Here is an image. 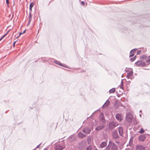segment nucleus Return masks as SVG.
Returning a JSON list of instances; mask_svg holds the SVG:
<instances>
[{
  "instance_id": "nucleus-26",
  "label": "nucleus",
  "mask_w": 150,
  "mask_h": 150,
  "mask_svg": "<svg viewBox=\"0 0 150 150\" xmlns=\"http://www.w3.org/2000/svg\"><path fill=\"white\" fill-rule=\"evenodd\" d=\"M144 130L142 128L141 129L139 132L141 134H142L144 132Z\"/></svg>"
},
{
  "instance_id": "nucleus-46",
  "label": "nucleus",
  "mask_w": 150,
  "mask_h": 150,
  "mask_svg": "<svg viewBox=\"0 0 150 150\" xmlns=\"http://www.w3.org/2000/svg\"><path fill=\"white\" fill-rule=\"evenodd\" d=\"M116 143H119V142H116Z\"/></svg>"
},
{
  "instance_id": "nucleus-31",
  "label": "nucleus",
  "mask_w": 150,
  "mask_h": 150,
  "mask_svg": "<svg viewBox=\"0 0 150 150\" xmlns=\"http://www.w3.org/2000/svg\"><path fill=\"white\" fill-rule=\"evenodd\" d=\"M120 87L122 89H123V82L122 80V81H121V84L120 86Z\"/></svg>"
},
{
  "instance_id": "nucleus-16",
  "label": "nucleus",
  "mask_w": 150,
  "mask_h": 150,
  "mask_svg": "<svg viewBox=\"0 0 150 150\" xmlns=\"http://www.w3.org/2000/svg\"><path fill=\"white\" fill-rule=\"evenodd\" d=\"M107 145V143L105 142H102L100 144V146L101 148L105 147Z\"/></svg>"
},
{
  "instance_id": "nucleus-49",
  "label": "nucleus",
  "mask_w": 150,
  "mask_h": 150,
  "mask_svg": "<svg viewBox=\"0 0 150 150\" xmlns=\"http://www.w3.org/2000/svg\"><path fill=\"white\" fill-rule=\"evenodd\" d=\"M36 149V148H35L34 149H33V150H35Z\"/></svg>"
},
{
  "instance_id": "nucleus-18",
  "label": "nucleus",
  "mask_w": 150,
  "mask_h": 150,
  "mask_svg": "<svg viewBox=\"0 0 150 150\" xmlns=\"http://www.w3.org/2000/svg\"><path fill=\"white\" fill-rule=\"evenodd\" d=\"M141 62L142 61H138L135 63V64L137 66L140 67L141 66Z\"/></svg>"
},
{
  "instance_id": "nucleus-43",
  "label": "nucleus",
  "mask_w": 150,
  "mask_h": 150,
  "mask_svg": "<svg viewBox=\"0 0 150 150\" xmlns=\"http://www.w3.org/2000/svg\"><path fill=\"white\" fill-rule=\"evenodd\" d=\"M22 33L21 32L19 34V35H20L21 34H22L23 33Z\"/></svg>"
},
{
  "instance_id": "nucleus-7",
  "label": "nucleus",
  "mask_w": 150,
  "mask_h": 150,
  "mask_svg": "<svg viewBox=\"0 0 150 150\" xmlns=\"http://www.w3.org/2000/svg\"><path fill=\"white\" fill-rule=\"evenodd\" d=\"M82 131L83 133L85 134H89L91 131V130L89 128L86 127L83 129Z\"/></svg>"
},
{
  "instance_id": "nucleus-47",
  "label": "nucleus",
  "mask_w": 150,
  "mask_h": 150,
  "mask_svg": "<svg viewBox=\"0 0 150 150\" xmlns=\"http://www.w3.org/2000/svg\"><path fill=\"white\" fill-rule=\"evenodd\" d=\"M142 112V111L141 110H140V111H139V112L140 113L141 112Z\"/></svg>"
},
{
  "instance_id": "nucleus-2",
  "label": "nucleus",
  "mask_w": 150,
  "mask_h": 150,
  "mask_svg": "<svg viewBox=\"0 0 150 150\" xmlns=\"http://www.w3.org/2000/svg\"><path fill=\"white\" fill-rule=\"evenodd\" d=\"M118 125L117 122H112L109 123L108 125V129L111 130H113Z\"/></svg>"
},
{
  "instance_id": "nucleus-38",
  "label": "nucleus",
  "mask_w": 150,
  "mask_h": 150,
  "mask_svg": "<svg viewBox=\"0 0 150 150\" xmlns=\"http://www.w3.org/2000/svg\"><path fill=\"white\" fill-rule=\"evenodd\" d=\"M40 147V144H39V145H38L36 147V148H39Z\"/></svg>"
},
{
  "instance_id": "nucleus-36",
  "label": "nucleus",
  "mask_w": 150,
  "mask_h": 150,
  "mask_svg": "<svg viewBox=\"0 0 150 150\" xmlns=\"http://www.w3.org/2000/svg\"><path fill=\"white\" fill-rule=\"evenodd\" d=\"M115 107L117 109H118L119 108V107L120 106H119V105H116V104L115 103Z\"/></svg>"
},
{
  "instance_id": "nucleus-24",
  "label": "nucleus",
  "mask_w": 150,
  "mask_h": 150,
  "mask_svg": "<svg viewBox=\"0 0 150 150\" xmlns=\"http://www.w3.org/2000/svg\"><path fill=\"white\" fill-rule=\"evenodd\" d=\"M146 65V64L145 62L142 61L141 63V66L140 67H144Z\"/></svg>"
},
{
  "instance_id": "nucleus-25",
  "label": "nucleus",
  "mask_w": 150,
  "mask_h": 150,
  "mask_svg": "<svg viewBox=\"0 0 150 150\" xmlns=\"http://www.w3.org/2000/svg\"><path fill=\"white\" fill-rule=\"evenodd\" d=\"M136 58V56H135L134 57H133L132 58H130V61L131 62H133V61H134L135 60V59Z\"/></svg>"
},
{
  "instance_id": "nucleus-12",
  "label": "nucleus",
  "mask_w": 150,
  "mask_h": 150,
  "mask_svg": "<svg viewBox=\"0 0 150 150\" xmlns=\"http://www.w3.org/2000/svg\"><path fill=\"white\" fill-rule=\"evenodd\" d=\"M105 126L104 125L98 126L96 127V129L97 131H99L103 129L104 128Z\"/></svg>"
},
{
  "instance_id": "nucleus-28",
  "label": "nucleus",
  "mask_w": 150,
  "mask_h": 150,
  "mask_svg": "<svg viewBox=\"0 0 150 150\" xmlns=\"http://www.w3.org/2000/svg\"><path fill=\"white\" fill-rule=\"evenodd\" d=\"M60 66L63 67H64L68 68V67H67V66L65 64H62L61 63V65H60Z\"/></svg>"
},
{
  "instance_id": "nucleus-22",
  "label": "nucleus",
  "mask_w": 150,
  "mask_h": 150,
  "mask_svg": "<svg viewBox=\"0 0 150 150\" xmlns=\"http://www.w3.org/2000/svg\"><path fill=\"white\" fill-rule=\"evenodd\" d=\"M141 59H146L147 58V56L146 55H142V56L140 57Z\"/></svg>"
},
{
  "instance_id": "nucleus-8",
  "label": "nucleus",
  "mask_w": 150,
  "mask_h": 150,
  "mask_svg": "<svg viewBox=\"0 0 150 150\" xmlns=\"http://www.w3.org/2000/svg\"><path fill=\"white\" fill-rule=\"evenodd\" d=\"M54 148L55 150H62L63 149V147L62 146L57 144L55 145Z\"/></svg>"
},
{
  "instance_id": "nucleus-23",
  "label": "nucleus",
  "mask_w": 150,
  "mask_h": 150,
  "mask_svg": "<svg viewBox=\"0 0 150 150\" xmlns=\"http://www.w3.org/2000/svg\"><path fill=\"white\" fill-rule=\"evenodd\" d=\"M92 149V146L91 145H89L87 147L86 150H91Z\"/></svg>"
},
{
  "instance_id": "nucleus-41",
  "label": "nucleus",
  "mask_w": 150,
  "mask_h": 150,
  "mask_svg": "<svg viewBox=\"0 0 150 150\" xmlns=\"http://www.w3.org/2000/svg\"><path fill=\"white\" fill-rule=\"evenodd\" d=\"M16 41H15V42H14V43H13V46H15V44L16 43Z\"/></svg>"
},
{
  "instance_id": "nucleus-11",
  "label": "nucleus",
  "mask_w": 150,
  "mask_h": 150,
  "mask_svg": "<svg viewBox=\"0 0 150 150\" xmlns=\"http://www.w3.org/2000/svg\"><path fill=\"white\" fill-rule=\"evenodd\" d=\"M115 117L118 120L120 121L122 120V115L120 114H117L115 116Z\"/></svg>"
},
{
  "instance_id": "nucleus-13",
  "label": "nucleus",
  "mask_w": 150,
  "mask_h": 150,
  "mask_svg": "<svg viewBox=\"0 0 150 150\" xmlns=\"http://www.w3.org/2000/svg\"><path fill=\"white\" fill-rule=\"evenodd\" d=\"M119 132V134L122 136L123 134V128L122 127H119L118 129Z\"/></svg>"
},
{
  "instance_id": "nucleus-45",
  "label": "nucleus",
  "mask_w": 150,
  "mask_h": 150,
  "mask_svg": "<svg viewBox=\"0 0 150 150\" xmlns=\"http://www.w3.org/2000/svg\"><path fill=\"white\" fill-rule=\"evenodd\" d=\"M139 116H140V117H141V116H142V115H141V114H139Z\"/></svg>"
},
{
  "instance_id": "nucleus-32",
  "label": "nucleus",
  "mask_w": 150,
  "mask_h": 150,
  "mask_svg": "<svg viewBox=\"0 0 150 150\" xmlns=\"http://www.w3.org/2000/svg\"><path fill=\"white\" fill-rule=\"evenodd\" d=\"M125 70L126 72H129L130 71L129 70V68L127 69V67L126 68V69H125Z\"/></svg>"
},
{
  "instance_id": "nucleus-40",
  "label": "nucleus",
  "mask_w": 150,
  "mask_h": 150,
  "mask_svg": "<svg viewBox=\"0 0 150 150\" xmlns=\"http://www.w3.org/2000/svg\"><path fill=\"white\" fill-rule=\"evenodd\" d=\"M119 106H123L122 105L121 103H119Z\"/></svg>"
},
{
  "instance_id": "nucleus-48",
  "label": "nucleus",
  "mask_w": 150,
  "mask_h": 150,
  "mask_svg": "<svg viewBox=\"0 0 150 150\" xmlns=\"http://www.w3.org/2000/svg\"><path fill=\"white\" fill-rule=\"evenodd\" d=\"M128 82H129V83H130V81H127Z\"/></svg>"
},
{
  "instance_id": "nucleus-34",
  "label": "nucleus",
  "mask_w": 150,
  "mask_h": 150,
  "mask_svg": "<svg viewBox=\"0 0 150 150\" xmlns=\"http://www.w3.org/2000/svg\"><path fill=\"white\" fill-rule=\"evenodd\" d=\"M6 2L8 6L9 4V0H6Z\"/></svg>"
},
{
  "instance_id": "nucleus-14",
  "label": "nucleus",
  "mask_w": 150,
  "mask_h": 150,
  "mask_svg": "<svg viewBox=\"0 0 150 150\" xmlns=\"http://www.w3.org/2000/svg\"><path fill=\"white\" fill-rule=\"evenodd\" d=\"M135 50L136 49H133L130 52V57H132L134 55V53L135 52Z\"/></svg>"
},
{
  "instance_id": "nucleus-27",
  "label": "nucleus",
  "mask_w": 150,
  "mask_h": 150,
  "mask_svg": "<svg viewBox=\"0 0 150 150\" xmlns=\"http://www.w3.org/2000/svg\"><path fill=\"white\" fill-rule=\"evenodd\" d=\"M8 32L6 33L4 35H3L0 38V41L3 38H4L6 35L7 33Z\"/></svg>"
},
{
  "instance_id": "nucleus-17",
  "label": "nucleus",
  "mask_w": 150,
  "mask_h": 150,
  "mask_svg": "<svg viewBox=\"0 0 150 150\" xmlns=\"http://www.w3.org/2000/svg\"><path fill=\"white\" fill-rule=\"evenodd\" d=\"M78 136L80 138L84 137L86 136L85 134H82L81 132H79L78 134Z\"/></svg>"
},
{
  "instance_id": "nucleus-42",
  "label": "nucleus",
  "mask_w": 150,
  "mask_h": 150,
  "mask_svg": "<svg viewBox=\"0 0 150 150\" xmlns=\"http://www.w3.org/2000/svg\"><path fill=\"white\" fill-rule=\"evenodd\" d=\"M25 30H24L23 31V32L22 33H23H23H25Z\"/></svg>"
},
{
  "instance_id": "nucleus-20",
  "label": "nucleus",
  "mask_w": 150,
  "mask_h": 150,
  "mask_svg": "<svg viewBox=\"0 0 150 150\" xmlns=\"http://www.w3.org/2000/svg\"><path fill=\"white\" fill-rule=\"evenodd\" d=\"M147 59H148L146 60V62L148 65L150 63V55L148 57Z\"/></svg>"
},
{
  "instance_id": "nucleus-30",
  "label": "nucleus",
  "mask_w": 150,
  "mask_h": 150,
  "mask_svg": "<svg viewBox=\"0 0 150 150\" xmlns=\"http://www.w3.org/2000/svg\"><path fill=\"white\" fill-rule=\"evenodd\" d=\"M32 15L31 14V13H30V11L29 12V16H28V18L29 19H31Z\"/></svg>"
},
{
  "instance_id": "nucleus-19",
  "label": "nucleus",
  "mask_w": 150,
  "mask_h": 150,
  "mask_svg": "<svg viewBox=\"0 0 150 150\" xmlns=\"http://www.w3.org/2000/svg\"><path fill=\"white\" fill-rule=\"evenodd\" d=\"M115 88H113L111 89H110L109 91V92L110 93H114L115 91Z\"/></svg>"
},
{
  "instance_id": "nucleus-35",
  "label": "nucleus",
  "mask_w": 150,
  "mask_h": 150,
  "mask_svg": "<svg viewBox=\"0 0 150 150\" xmlns=\"http://www.w3.org/2000/svg\"><path fill=\"white\" fill-rule=\"evenodd\" d=\"M141 51L139 50L137 51V54H139L141 53Z\"/></svg>"
},
{
  "instance_id": "nucleus-29",
  "label": "nucleus",
  "mask_w": 150,
  "mask_h": 150,
  "mask_svg": "<svg viewBox=\"0 0 150 150\" xmlns=\"http://www.w3.org/2000/svg\"><path fill=\"white\" fill-rule=\"evenodd\" d=\"M34 4L33 3V2L32 3H31L30 4V8H33V6H34Z\"/></svg>"
},
{
  "instance_id": "nucleus-1",
  "label": "nucleus",
  "mask_w": 150,
  "mask_h": 150,
  "mask_svg": "<svg viewBox=\"0 0 150 150\" xmlns=\"http://www.w3.org/2000/svg\"><path fill=\"white\" fill-rule=\"evenodd\" d=\"M110 146L111 147V150H118L117 146L114 143H112H112L111 141L109 142V144L106 148L107 150H109L110 149Z\"/></svg>"
},
{
  "instance_id": "nucleus-51",
  "label": "nucleus",
  "mask_w": 150,
  "mask_h": 150,
  "mask_svg": "<svg viewBox=\"0 0 150 150\" xmlns=\"http://www.w3.org/2000/svg\"><path fill=\"white\" fill-rule=\"evenodd\" d=\"M44 150H46V149H44Z\"/></svg>"
},
{
  "instance_id": "nucleus-10",
  "label": "nucleus",
  "mask_w": 150,
  "mask_h": 150,
  "mask_svg": "<svg viewBox=\"0 0 150 150\" xmlns=\"http://www.w3.org/2000/svg\"><path fill=\"white\" fill-rule=\"evenodd\" d=\"M136 148L137 150H144L145 149L144 147L142 145H137Z\"/></svg>"
},
{
  "instance_id": "nucleus-5",
  "label": "nucleus",
  "mask_w": 150,
  "mask_h": 150,
  "mask_svg": "<svg viewBox=\"0 0 150 150\" xmlns=\"http://www.w3.org/2000/svg\"><path fill=\"white\" fill-rule=\"evenodd\" d=\"M112 136L113 138L114 139H117L118 138L119 136L118 134L117 131L116 130H114L112 132Z\"/></svg>"
},
{
  "instance_id": "nucleus-6",
  "label": "nucleus",
  "mask_w": 150,
  "mask_h": 150,
  "mask_svg": "<svg viewBox=\"0 0 150 150\" xmlns=\"http://www.w3.org/2000/svg\"><path fill=\"white\" fill-rule=\"evenodd\" d=\"M99 120L101 122H105V118L104 115L102 113H100L99 117Z\"/></svg>"
},
{
  "instance_id": "nucleus-39",
  "label": "nucleus",
  "mask_w": 150,
  "mask_h": 150,
  "mask_svg": "<svg viewBox=\"0 0 150 150\" xmlns=\"http://www.w3.org/2000/svg\"><path fill=\"white\" fill-rule=\"evenodd\" d=\"M29 10H30V12H31L32 10V8L29 7Z\"/></svg>"
},
{
  "instance_id": "nucleus-21",
  "label": "nucleus",
  "mask_w": 150,
  "mask_h": 150,
  "mask_svg": "<svg viewBox=\"0 0 150 150\" xmlns=\"http://www.w3.org/2000/svg\"><path fill=\"white\" fill-rule=\"evenodd\" d=\"M54 62L56 64H58L60 66V65H61V63L60 62L57 61V60H54Z\"/></svg>"
},
{
  "instance_id": "nucleus-15",
  "label": "nucleus",
  "mask_w": 150,
  "mask_h": 150,
  "mask_svg": "<svg viewBox=\"0 0 150 150\" xmlns=\"http://www.w3.org/2000/svg\"><path fill=\"white\" fill-rule=\"evenodd\" d=\"M110 103L109 101L108 100H106V102L105 103L103 104V105L102 106V108H104L105 106L107 107L109 105Z\"/></svg>"
},
{
  "instance_id": "nucleus-3",
  "label": "nucleus",
  "mask_w": 150,
  "mask_h": 150,
  "mask_svg": "<svg viewBox=\"0 0 150 150\" xmlns=\"http://www.w3.org/2000/svg\"><path fill=\"white\" fill-rule=\"evenodd\" d=\"M132 115L130 113H128L126 115V120L128 122H132Z\"/></svg>"
},
{
  "instance_id": "nucleus-50",
  "label": "nucleus",
  "mask_w": 150,
  "mask_h": 150,
  "mask_svg": "<svg viewBox=\"0 0 150 150\" xmlns=\"http://www.w3.org/2000/svg\"><path fill=\"white\" fill-rule=\"evenodd\" d=\"M94 150H98L97 149H94Z\"/></svg>"
},
{
  "instance_id": "nucleus-44",
  "label": "nucleus",
  "mask_w": 150,
  "mask_h": 150,
  "mask_svg": "<svg viewBox=\"0 0 150 150\" xmlns=\"http://www.w3.org/2000/svg\"><path fill=\"white\" fill-rule=\"evenodd\" d=\"M132 139H133V138H131L130 139V141L131 139L132 140Z\"/></svg>"
},
{
  "instance_id": "nucleus-37",
  "label": "nucleus",
  "mask_w": 150,
  "mask_h": 150,
  "mask_svg": "<svg viewBox=\"0 0 150 150\" xmlns=\"http://www.w3.org/2000/svg\"><path fill=\"white\" fill-rule=\"evenodd\" d=\"M81 3L83 5H84L85 4V3L84 1H81Z\"/></svg>"
},
{
  "instance_id": "nucleus-4",
  "label": "nucleus",
  "mask_w": 150,
  "mask_h": 150,
  "mask_svg": "<svg viewBox=\"0 0 150 150\" xmlns=\"http://www.w3.org/2000/svg\"><path fill=\"white\" fill-rule=\"evenodd\" d=\"M130 69L131 70L129 72L127 73L126 77L128 79H132L131 78L133 75V72L132 69L130 68Z\"/></svg>"
},
{
  "instance_id": "nucleus-33",
  "label": "nucleus",
  "mask_w": 150,
  "mask_h": 150,
  "mask_svg": "<svg viewBox=\"0 0 150 150\" xmlns=\"http://www.w3.org/2000/svg\"><path fill=\"white\" fill-rule=\"evenodd\" d=\"M31 20H32L31 19H29V21H28V23L27 24V25H29L30 24V22H31Z\"/></svg>"
},
{
  "instance_id": "nucleus-9",
  "label": "nucleus",
  "mask_w": 150,
  "mask_h": 150,
  "mask_svg": "<svg viewBox=\"0 0 150 150\" xmlns=\"http://www.w3.org/2000/svg\"><path fill=\"white\" fill-rule=\"evenodd\" d=\"M146 138V137L144 135H142L139 136L138 137V140L140 141H144Z\"/></svg>"
}]
</instances>
